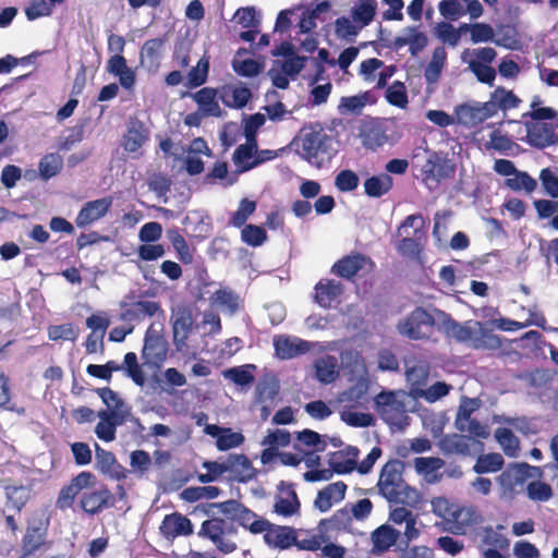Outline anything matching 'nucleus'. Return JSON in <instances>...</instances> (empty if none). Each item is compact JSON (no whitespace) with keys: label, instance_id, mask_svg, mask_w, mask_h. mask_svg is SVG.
I'll return each instance as SVG.
<instances>
[{"label":"nucleus","instance_id":"1","mask_svg":"<svg viewBox=\"0 0 558 558\" xmlns=\"http://www.w3.org/2000/svg\"><path fill=\"white\" fill-rule=\"evenodd\" d=\"M438 330L457 342L474 349L495 350L501 347L500 338L480 322L469 320L460 324L442 311L438 313Z\"/></svg>","mask_w":558,"mask_h":558},{"label":"nucleus","instance_id":"2","mask_svg":"<svg viewBox=\"0 0 558 558\" xmlns=\"http://www.w3.org/2000/svg\"><path fill=\"white\" fill-rule=\"evenodd\" d=\"M404 464L400 460H390L381 469L377 483L379 494L390 504H400L411 508L422 501L421 493L407 484L402 477Z\"/></svg>","mask_w":558,"mask_h":558},{"label":"nucleus","instance_id":"3","mask_svg":"<svg viewBox=\"0 0 558 558\" xmlns=\"http://www.w3.org/2000/svg\"><path fill=\"white\" fill-rule=\"evenodd\" d=\"M409 396L402 391H383L375 399V408L381 418L398 430L404 429L410 424L407 402Z\"/></svg>","mask_w":558,"mask_h":558},{"label":"nucleus","instance_id":"4","mask_svg":"<svg viewBox=\"0 0 558 558\" xmlns=\"http://www.w3.org/2000/svg\"><path fill=\"white\" fill-rule=\"evenodd\" d=\"M439 310L426 311L422 307H416L408 316L401 319L398 324L399 332L413 340L429 338L433 333V328L438 329V313Z\"/></svg>","mask_w":558,"mask_h":558},{"label":"nucleus","instance_id":"5","mask_svg":"<svg viewBox=\"0 0 558 558\" xmlns=\"http://www.w3.org/2000/svg\"><path fill=\"white\" fill-rule=\"evenodd\" d=\"M497 52L494 48L483 47L475 49H465L461 54L463 63L468 64L469 70L475 75L478 82L494 85L496 71L490 65L496 59Z\"/></svg>","mask_w":558,"mask_h":558},{"label":"nucleus","instance_id":"6","mask_svg":"<svg viewBox=\"0 0 558 558\" xmlns=\"http://www.w3.org/2000/svg\"><path fill=\"white\" fill-rule=\"evenodd\" d=\"M199 535L209 538L223 554H230L236 548L233 541L234 530L226 520L213 518L204 521Z\"/></svg>","mask_w":558,"mask_h":558},{"label":"nucleus","instance_id":"7","mask_svg":"<svg viewBox=\"0 0 558 558\" xmlns=\"http://www.w3.org/2000/svg\"><path fill=\"white\" fill-rule=\"evenodd\" d=\"M274 348L276 355L279 359L290 360L313 349L324 351L327 349V345L318 342H310L298 337L282 335L274 338Z\"/></svg>","mask_w":558,"mask_h":558},{"label":"nucleus","instance_id":"8","mask_svg":"<svg viewBox=\"0 0 558 558\" xmlns=\"http://www.w3.org/2000/svg\"><path fill=\"white\" fill-rule=\"evenodd\" d=\"M438 447L445 454L474 456L484 451L483 441L468 437L466 435L451 434L444 436Z\"/></svg>","mask_w":558,"mask_h":558},{"label":"nucleus","instance_id":"9","mask_svg":"<svg viewBox=\"0 0 558 558\" xmlns=\"http://www.w3.org/2000/svg\"><path fill=\"white\" fill-rule=\"evenodd\" d=\"M454 171L456 167L452 161L437 153H430L422 167V177L424 182L432 187L441 180L453 175Z\"/></svg>","mask_w":558,"mask_h":558},{"label":"nucleus","instance_id":"10","mask_svg":"<svg viewBox=\"0 0 558 558\" xmlns=\"http://www.w3.org/2000/svg\"><path fill=\"white\" fill-rule=\"evenodd\" d=\"M97 393L107 407V410L100 411L101 413L112 415L120 422L130 421L134 423L141 430L144 429L140 420L137 417L132 416L131 408L121 399V397L117 392H114L110 388H99L97 390Z\"/></svg>","mask_w":558,"mask_h":558},{"label":"nucleus","instance_id":"11","mask_svg":"<svg viewBox=\"0 0 558 558\" xmlns=\"http://www.w3.org/2000/svg\"><path fill=\"white\" fill-rule=\"evenodd\" d=\"M539 474V469L531 466L526 463H518L506 469L498 477L497 481L502 487L505 494H512L530 477H535Z\"/></svg>","mask_w":558,"mask_h":558},{"label":"nucleus","instance_id":"12","mask_svg":"<svg viewBox=\"0 0 558 558\" xmlns=\"http://www.w3.org/2000/svg\"><path fill=\"white\" fill-rule=\"evenodd\" d=\"M493 108L488 101L460 105L456 108L457 121L464 126H475L494 117Z\"/></svg>","mask_w":558,"mask_h":558},{"label":"nucleus","instance_id":"13","mask_svg":"<svg viewBox=\"0 0 558 558\" xmlns=\"http://www.w3.org/2000/svg\"><path fill=\"white\" fill-rule=\"evenodd\" d=\"M359 137L364 148L377 150L388 142L385 125L376 119L364 120L360 126Z\"/></svg>","mask_w":558,"mask_h":558},{"label":"nucleus","instance_id":"14","mask_svg":"<svg viewBox=\"0 0 558 558\" xmlns=\"http://www.w3.org/2000/svg\"><path fill=\"white\" fill-rule=\"evenodd\" d=\"M95 476L90 472H81L68 485L63 486L56 501V507L66 510L73 506L76 496L85 488H88Z\"/></svg>","mask_w":558,"mask_h":558},{"label":"nucleus","instance_id":"15","mask_svg":"<svg viewBox=\"0 0 558 558\" xmlns=\"http://www.w3.org/2000/svg\"><path fill=\"white\" fill-rule=\"evenodd\" d=\"M193 315L189 308L180 306L172 312L173 343L179 351L186 345V340L193 329Z\"/></svg>","mask_w":558,"mask_h":558},{"label":"nucleus","instance_id":"16","mask_svg":"<svg viewBox=\"0 0 558 558\" xmlns=\"http://www.w3.org/2000/svg\"><path fill=\"white\" fill-rule=\"evenodd\" d=\"M505 529L506 526L502 524H498L496 526L484 525L478 527L474 534L477 549L508 548L510 542L504 534Z\"/></svg>","mask_w":558,"mask_h":558},{"label":"nucleus","instance_id":"17","mask_svg":"<svg viewBox=\"0 0 558 558\" xmlns=\"http://www.w3.org/2000/svg\"><path fill=\"white\" fill-rule=\"evenodd\" d=\"M111 206L112 198L110 196L85 203L76 216V226L83 228L100 220L107 215Z\"/></svg>","mask_w":558,"mask_h":558},{"label":"nucleus","instance_id":"18","mask_svg":"<svg viewBox=\"0 0 558 558\" xmlns=\"http://www.w3.org/2000/svg\"><path fill=\"white\" fill-rule=\"evenodd\" d=\"M204 432L216 439V447L220 451L238 448L245 440L242 433L233 432L229 427H221L216 424L206 425Z\"/></svg>","mask_w":558,"mask_h":558},{"label":"nucleus","instance_id":"19","mask_svg":"<svg viewBox=\"0 0 558 558\" xmlns=\"http://www.w3.org/2000/svg\"><path fill=\"white\" fill-rule=\"evenodd\" d=\"M159 530L166 538L173 539L179 536L191 535L193 524L185 515L174 512L163 518Z\"/></svg>","mask_w":558,"mask_h":558},{"label":"nucleus","instance_id":"20","mask_svg":"<svg viewBox=\"0 0 558 558\" xmlns=\"http://www.w3.org/2000/svg\"><path fill=\"white\" fill-rule=\"evenodd\" d=\"M558 125L548 122H534L527 125V142L538 148H545L557 141Z\"/></svg>","mask_w":558,"mask_h":558},{"label":"nucleus","instance_id":"21","mask_svg":"<svg viewBox=\"0 0 558 558\" xmlns=\"http://www.w3.org/2000/svg\"><path fill=\"white\" fill-rule=\"evenodd\" d=\"M482 520V514L476 507L457 505L449 522L456 534H464L468 527L481 523Z\"/></svg>","mask_w":558,"mask_h":558},{"label":"nucleus","instance_id":"22","mask_svg":"<svg viewBox=\"0 0 558 558\" xmlns=\"http://www.w3.org/2000/svg\"><path fill=\"white\" fill-rule=\"evenodd\" d=\"M81 508L88 514H96L113 505V496L109 489L101 487L94 492H86L80 499Z\"/></svg>","mask_w":558,"mask_h":558},{"label":"nucleus","instance_id":"23","mask_svg":"<svg viewBox=\"0 0 558 558\" xmlns=\"http://www.w3.org/2000/svg\"><path fill=\"white\" fill-rule=\"evenodd\" d=\"M265 543L268 546L287 549L296 543V534L292 527L274 525L268 522V527L263 532Z\"/></svg>","mask_w":558,"mask_h":558},{"label":"nucleus","instance_id":"24","mask_svg":"<svg viewBox=\"0 0 558 558\" xmlns=\"http://www.w3.org/2000/svg\"><path fill=\"white\" fill-rule=\"evenodd\" d=\"M368 381L360 378L352 387L339 393L336 402L340 408H356L367 400Z\"/></svg>","mask_w":558,"mask_h":558},{"label":"nucleus","instance_id":"25","mask_svg":"<svg viewBox=\"0 0 558 558\" xmlns=\"http://www.w3.org/2000/svg\"><path fill=\"white\" fill-rule=\"evenodd\" d=\"M427 36L418 27H405L395 38L396 48L408 46L412 56H416L427 45Z\"/></svg>","mask_w":558,"mask_h":558},{"label":"nucleus","instance_id":"26","mask_svg":"<svg viewBox=\"0 0 558 558\" xmlns=\"http://www.w3.org/2000/svg\"><path fill=\"white\" fill-rule=\"evenodd\" d=\"M227 469L229 476L238 482L245 483L255 476V470L244 454H230L227 458Z\"/></svg>","mask_w":558,"mask_h":558},{"label":"nucleus","instance_id":"27","mask_svg":"<svg viewBox=\"0 0 558 558\" xmlns=\"http://www.w3.org/2000/svg\"><path fill=\"white\" fill-rule=\"evenodd\" d=\"M345 490L347 485L343 482L331 483L318 493L314 505L320 512H326L344 498Z\"/></svg>","mask_w":558,"mask_h":558},{"label":"nucleus","instance_id":"28","mask_svg":"<svg viewBox=\"0 0 558 558\" xmlns=\"http://www.w3.org/2000/svg\"><path fill=\"white\" fill-rule=\"evenodd\" d=\"M157 313H161L159 303L147 300L137 301L130 304L122 312V319L125 322H141L155 316Z\"/></svg>","mask_w":558,"mask_h":558},{"label":"nucleus","instance_id":"29","mask_svg":"<svg viewBox=\"0 0 558 558\" xmlns=\"http://www.w3.org/2000/svg\"><path fill=\"white\" fill-rule=\"evenodd\" d=\"M400 536V532L389 524H383L377 527L371 536L373 554H383L392 547Z\"/></svg>","mask_w":558,"mask_h":558},{"label":"nucleus","instance_id":"30","mask_svg":"<svg viewBox=\"0 0 558 558\" xmlns=\"http://www.w3.org/2000/svg\"><path fill=\"white\" fill-rule=\"evenodd\" d=\"M357 456L359 450L355 447H348L344 450L331 453L329 456V465L336 473H350L356 469Z\"/></svg>","mask_w":558,"mask_h":558},{"label":"nucleus","instance_id":"31","mask_svg":"<svg viewBox=\"0 0 558 558\" xmlns=\"http://www.w3.org/2000/svg\"><path fill=\"white\" fill-rule=\"evenodd\" d=\"M142 354L144 360L150 364H157L166 356L163 341L151 328L145 333Z\"/></svg>","mask_w":558,"mask_h":558},{"label":"nucleus","instance_id":"32","mask_svg":"<svg viewBox=\"0 0 558 558\" xmlns=\"http://www.w3.org/2000/svg\"><path fill=\"white\" fill-rule=\"evenodd\" d=\"M211 305L220 308L228 315H234L240 308L242 301L233 290L220 288L210 296Z\"/></svg>","mask_w":558,"mask_h":558},{"label":"nucleus","instance_id":"33","mask_svg":"<svg viewBox=\"0 0 558 558\" xmlns=\"http://www.w3.org/2000/svg\"><path fill=\"white\" fill-rule=\"evenodd\" d=\"M300 504L295 492L290 486H283L279 489L274 505L275 512L282 517H291L299 511Z\"/></svg>","mask_w":558,"mask_h":558},{"label":"nucleus","instance_id":"34","mask_svg":"<svg viewBox=\"0 0 558 558\" xmlns=\"http://www.w3.org/2000/svg\"><path fill=\"white\" fill-rule=\"evenodd\" d=\"M191 97L197 104L199 111L204 116H220L221 110L217 100V90L215 88L204 87L192 94Z\"/></svg>","mask_w":558,"mask_h":558},{"label":"nucleus","instance_id":"35","mask_svg":"<svg viewBox=\"0 0 558 558\" xmlns=\"http://www.w3.org/2000/svg\"><path fill=\"white\" fill-rule=\"evenodd\" d=\"M445 465V461L436 457H421L414 459V469L427 483H437L441 480L438 471Z\"/></svg>","mask_w":558,"mask_h":558},{"label":"nucleus","instance_id":"36","mask_svg":"<svg viewBox=\"0 0 558 558\" xmlns=\"http://www.w3.org/2000/svg\"><path fill=\"white\" fill-rule=\"evenodd\" d=\"M251 96V90L243 84L227 85L220 90L221 101L226 106L233 108H243L246 106Z\"/></svg>","mask_w":558,"mask_h":558},{"label":"nucleus","instance_id":"37","mask_svg":"<svg viewBox=\"0 0 558 558\" xmlns=\"http://www.w3.org/2000/svg\"><path fill=\"white\" fill-rule=\"evenodd\" d=\"M315 300L323 307H330L342 293L340 282L333 280L319 281L316 284Z\"/></svg>","mask_w":558,"mask_h":558},{"label":"nucleus","instance_id":"38","mask_svg":"<svg viewBox=\"0 0 558 558\" xmlns=\"http://www.w3.org/2000/svg\"><path fill=\"white\" fill-rule=\"evenodd\" d=\"M315 377L322 384H330L339 375L338 360L331 355L320 356L314 362Z\"/></svg>","mask_w":558,"mask_h":558},{"label":"nucleus","instance_id":"39","mask_svg":"<svg viewBox=\"0 0 558 558\" xmlns=\"http://www.w3.org/2000/svg\"><path fill=\"white\" fill-rule=\"evenodd\" d=\"M148 140V131L141 122H132L123 137V147L128 153H136Z\"/></svg>","mask_w":558,"mask_h":558},{"label":"nucleus","instance_id":"40","mask_svg":"<svg viewBox=\"0 0 558 558\" xmlns=\"http://www.w3.org/2000/svg\"><path fill=\"white\" fill-rule=\"evenodd\" d=\"M488 104L493 105L494 116L499 111H507L519 107L521 99L517 97L511 90L504 87H497L487 100Z\"/></svg>","mask_w":558,"mask_h":558},{"label":"nucleus","instance_id":"41","mask_svg":"<svg viewBox=\"0 0 558 558\" xmlns=\"http://www.w3.org/2000/svg\"><path fill=\"white\" fill-rule=\"evenodd\" d=\"M368 263V259L363 255H350L342 259H340L337 264L333 265L332 270L337 275L343 278H351L357 274L359 270L364 268V266Z\"/></svg>","mask_w":558,"mask_h":558},{"label":"nucleus","instance_id":"42","mask_svg":"<svg viewBox=\"0 0 558 558\" xmlns=\"http://www.w3.org/2000/svg\"><path fill=\"white\" fill-rule=\"evenodd\" d=\"M256 148V140L246 138V143L240 145L235 149L233 154V161L241 171H247L255 168V166H251V163L254 162Z\"/></svg>","mask_w":558,"mask_h":558},{"label":"nucleus","instance_id":"43","mask_svg":"<svg viewBox=\"0 0 558 558\" xmlns=\"http://www.w3.org/2000/svg\"><path fill=\"white\" fill-rule=\"evenodd\" d=\"M447 60V52L444 47H437L434 49L432 59L425 68L424 77L427 83L434 84L438 82L442 69L445 68Z\"/></svg>","mask_w":558,"mask_h":558},{"label":"nucleus","instance_id":"44","mask_svg":"<svg viewBox=\"0 0 558 558\" xmlns=\"http://www.w3.org/2000/svg\"><path fill=\"white\" fill-rule=\"evenodd\" d=\"M98 417L99 422L95 427L96 436L106 442L113 441L116 439L117 427L123 425L125 422H120L112 415L101 412H98Z\"/></svg>","mask_w":558,"mask_h":558},{"label":"nucleus","instance_id":"45","mask_svg":"<svg viewBox=\"0 0 558 558\" xmlns=\"http://www.w3.org/2000/svg\"><path fill=\"white\" fill-rule=\"evenodd\" d=\"M329 138L319 133H312L304 136L302 141V148L306 153L308 160L317 159L320 155L326 153V143Z\"/></svg>","mask_w":558,"mask_h":558},{"label":"nucleus","instance_id":"46","mask_svg":"<svg viewBox=\"0 0 558 558\" xmlns=\"http://www.w3.org/2000/svg\"><path fill=\"white\" fill-rule=\"evenodd\" d=\"M8 504L16 511H21L31 496V486L24 484H8L4 487Z\"/></svg>","mask_w":558,"mask_h":558},{"label":"nucleus","instance_id":"47","mask_svg":"<svg viewBox=\"0 0 558 558\" xmlns=\"http://www.w3.org/2000/svg\"><path fill=\"white\" fill-rule=\"evenodd\" d=\"M254 369L255 365L245 364L225 369L222 376L238 386H251L254 383V375L252 373Z\"/></svg>","mask_w":558,"mask_h":558},{"label":"nucleus","instance_id":"48","mask_svg":"<svg viewBox=\"0 0 558 558\" xmlns=\"http://www.w3.org/2000/svg\"><path fill=\"white\" fill-rule=\"evenodd\" d=\"M63 1L64 0H32L25 8V15L28 21L50 16L54 5L62 4Z\"/></svg>","mask_w":558,"mask_h":558},{"label":"nucleus","instance_id":"49","mask_svg":"<svg viewBox=\"0 0 558 558\" xmlns=\"http://www.w3.org/2000/svg\"><path fill=\"white\" fill-rule=\"evenodd\" d=\"M391 187L392 178L387 173L371 177L364 182L365 193L369 197H380L388 193Z\"/></svg>","mask_w":558,"mask_h":558},{"label":"nucleus","instance_id":"50","mask_svg":"<svg viewBox=\"0 0 558 558\" xmlns=\"http://www.w3.org/2000/svg\"><path fill=\"white\" fill-rule=\"evenodd\" d=\"M340 418L352 427H368L375 424V418L369 413L356 412L354 408H340Z\"/></svg>","mask_w":558,"mask_h":558},{"label":"nucleus","instance_id":"51","mask_svg":"<svg viewBox=\"0 0 558 558\" xmlns=\"http://www.w3.org/2000/svg\"><path fill=\"white\" fill-rule=\"evenodd\" d=\"M473 466V471L477 474L495 473L502 469L504 458L500 453L481 454Z\"/></svg>","mask_w":558,"mask_h":558},{"label":"nucleus","instance_id":"52","mask_svg":"<svg viewBox=\"0 0 558 558\" xmlns=\"http://www.w3.org/2000/svg\"><path fill=\"white\" fill-rule=\"evenodd\" d=\"M462 32H469L471 40L474 44L494 41V29L486 23L464 24L460 28ZM499 45L498 40H495Z\"/></svg>","mask_w":558,"mask_h":558},{"label":"nucleus","instance_id":"53","mask_svg":"<svg viewBox=\"0 0 558 558\" xmlns=\"http://www.w3.org/2000/svg\"><path fill=\"white\" fill-rule=\"evenodd\" d=\"M495 439L501 447L504 453L508 457L515 458L519 454V439L508 428H497L495 430Z\"/></svg>","mask_w":558,"mask_h":558},{"label":"nucleus","instance_id":"54","mask_svg":"<svg viewBox=\"0 0 558 558\" xmlns=\"http://www.w3.org/2000/svg\"><path fill=\"white\" fill-rule=\"evenodd\" d=\"M368 99L369 96L367 93L342 97L338 110L341 114H360L368 102Z\"/></svg>","mask_w":558,"mask_h":558},{"label":"nucleus","instance_id":"55","mask_svg":"<svg viewBox=\"0 0 558 558\" xmlns=\"http://www.w3.org/2000/svg\"><path fill=\"white\" fill-rule=\"evenodd\" d=\"M162 45L159 38L146 40L141 50V63L149 68L157 66Z\"/></svg>","mask_w":558,"mask_h":558},{"label":"nucleus","instance_id":"56","mask_svg":"<svg viewBox=\"0 0 558 558\" xmlns=\"http://www.w3.org/2000/svg\"><path fill=\"white\" fill-rule=\"evenodd\" d=\"M236 520L243 527L248 529L255 534L263 533L268 527V521L258 518L254 512L244 507L240 510Z\"/></svg>","mask_w":558,"mask_h":558},{"label":"nucleus","instance_id":"57","mask_svg":"<svg viewBox=\"0 0 558 558\" xmlns=\"http://www.w3.org/2000/svg\"><path fill=\"white\" fill-rule=\"evenodd\" d=\"M46 537V526L41 523L37 526H29L23 538V549L27 553H33L38 549Z\"/></svg>","mask_w":558,"mask_h":558},{"label":"nucleus","instance_id":"58","mask_svg":"<svg viewBox=\"0 0 558 558\" xmlns=\"http://www.w3.org/2000/svg\"><path fill=\"white\" fill-rule=\"evenodd\" d=\"M429 373V367L425 362H416L411 365L410 361H405V377L412 386H421L425 383Z\"/></svg>","mask_w":558,"mask_h":558},{"label":"nucleus","instance_id":"59","mask_svg":"<svg viewBox=\"0 0 558 558\" xmlns=\"http://www.w3.org/2000/svg\"><path fill=\"white\" fill-rule=\"evenodd\" d=\"M375 11L376 2L374 0L360 1L352 10V19L363 28L372 22Z\"/></svg>","mask_w":558,"mask_h":558},{"label":"nucleus","instance_id":"60","mask_svg":"<svg viewBox=\"0 0 558 558\" xmlns=\"http://www.w3.org/2000/svg\"><path fill=\"white\" fill-rule=\"evenodd\" d=\"M506 185L512 191H525L526 193H532L536 186L537 182L530 174L523 171L517 170V172L506 180Z\"/></svg>","mask_w":558,"mask_h":558},{"label":"nucleus","instance_id":"61","mask_svg":"<svg viewBox=\"0 0 558 558\" xmlns=\"http://www.w3.org/2000/svg\"><path fill=\"white\" fill-rule=\"evenodd\" d=\"M439 13L449 21H457L465 14V0H441Z\"/></svg>","mask_w":558,"mask_h":558},{"label":"nucleus","instance_id":"62","mask_svg":"<svg viewBox=\"0 0 558 558\" xmlns=\"http://www.w3.org/2000/svg\"><path fill=\"white\" fill-rule=\"evenodd\" d=\"M352 515L348 509L337 511L330 519L322 520L319 526L325 531L347 530L351 526Z\"/></svg>","mask_w":558,"mask_h":558},{"label":"nucleus","instance_id":"63","mask_svg":"<svg viewBox=\"0 0 558 558\" xmlns=\"http://www.w3.org/2000/svg\"><path fill=\"white\" fill-rule=\"evenodd\" d=\"M209 71V61L207 58L203 57L198 60L197 64L192 68V70L187 74V86L189 87H198L203 85L208 76Z\"/></svg>","mask_w":558,"mask_h":558},{"label":"nucleus","instance_id":"64","mask_svg":"<svg viewBox=\"0 0 558 558\" xmlns=\"http://www.w3.org/2000/svg\"><path fill=\"white\" fill-rule=\"evenodd\" d=\"M386 99L390 105L405 108L409 100L405 86L402 82H393L386 90Z\"/></svg>","mask_w":558,"mask_h":558}]
</instances>
